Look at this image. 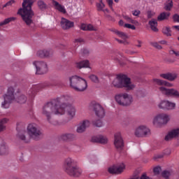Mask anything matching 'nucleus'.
I'll list each match as a JSON object with an SVG mask.
<instances>
[{"instance_id":"13","label":"nucleus","mask_w":179,"mask_h":179,"mask_svg":"<svg viewBox=\"0 0 179 179\" xmlns=\"http://www.w3.org/2000/svg\"><path fill=\"white\" fill-rule=\"evenodd\" d=\"M159 90L162 93V94L167 96V97H174L175 99H179V92L174 88L167 89L164 87H160Z\"/></svg>"},{"instance_id":"60","label":"nucleus","mask_w":179,"mask_h":179,"mask_svg":"<svg viewBox=\"0 0 179 179\" xmlns=\"http://www.w3.org/2000/svg\"><path fill=\"white\" fill-rule=\"evenodd\" d=\"M107 2L111 9H113V0H107Z\"/></svg>"},{"instance_id":"61","label":"nucleus","mask_w":179,"mask_h":179,"mask_svg":"<svg viewBox=\"0 0 179 179\" xmlns=\"http://www.w3.org/2000/svg\"><path fill=\"white\" fill-rule=\"evenodd\" d=\"M149 178H150L148 177V176L145 175V173H143V174L141 176V178H139V179H149Z\"/></svg>"},{"instance_id":"62","label":"nucleus","mask_w":179,"mask_h":179,"mask_svg":"<svg viewBox=\"0 0 179 179\" xmlns=\"http://www.w3.org/2000/svg\"><path fill=\"white\" fill-rule=\"evenodd\" d=\"M119 24H120V26H124V21H123L122 20H120L119 21Z\"/></svg>"},{"instance_id":"56","label":"nucleus","mask_w":179,"mask_h":179,"mask_svg":"<svg viewBox=\"0 0 179 179\" xmlns=\"http://www.w3.org/2000/svg\"><path fill=\"white\" fill-rule=\"evenodd\" d=\"M126 54H128L129 55H134V54H138V52L132 50H126Z\"/></svg>"},{"instance_id":"49","label":"nucleus","mask_w":179,"mask_h":179,"mask_svg":"<svg viewBox=\"0 0 179 179\" xmlns=\"http://www.w3.org/2000/svg\"><path fill=\"white\" fill-rule=\"evenodd\" d=\"M151 45L152 47H155L157 50H162V45H159V43H151Z\"/></svg>"},{"instance_id":"11","label":"nucleus","mask_w":179,"mask_h":179,"mask_svg":"<svg viewBox=\"0 0 179 179\" xmlns=\"http://www.w3.org/2000/svg\"><path fill=\"white\" fill-rule=\"evenodd\" d=\"M113 145L115 149L118 152H120V153H121V152L124 150L125 143L124 142V138H122V136H121V133L118 132L115 134Z\"/></svg>"},{"instance_id":"51","label":"nucleus","mask_w":179,"mask_h":179,"mask_svg":"<svg viewBox=\"0 0 179 179\" xmlns=\"http://www.w3.org/2000/svg\"><path fill=\"white\" fill-rule=\"evenodd\" d=\"M124 19H125V20H127V22H129V23H135V20H132L128 15L124 16Z\"/></svg>"},{"instance_id":"1","label":"nucleus","mask_w":179,"mask_h":179,"mask_svg":"<svg viewBox=\"0 0 179 179\" xmlns=\"http://www.w3.org/2000/svg\"><path fill=\"white\" fill-rule=\"evenodd\" d=\"M71 98L68 95H63L60 97H57L55 99L51 100L48 102L44 106L41 108V114L43 118L47 120L49 124H52V125H57V123L52 122V117L57 114V113H64V110L62 109V105L68 106L69 104L66 103L67 101H71Z\"/></svg>"},{"instance_id":"64","label":"nucleus","mask_w":179,"mask_h":179,"mask_svg":"<svg viewBox=\"0 0 179 179\" xmlns=\"http://www.w3.org/2000/svg\"><path fill=\"white\" fill-rule=\"evenodd\" d=\"M175 55H176V57H179V51H176Z\"/></svg>"},{"instance_id":"2","label":"nucleus","mask_w":179,"mask_h":179,"mask_svg":"<svg viewBox=\"0 0 179 179\" xmlns=\"http://www.w3.org/2000/svg\"><path fill=\"white\" fill-rule=\"evenodd\" d=\"M28 134V135H27ZM18 139L22 141L25 143H29L30 139L34 141H40L43 136V131L38 128L35 123H31L27 126V132L22 129L17 134Z\"/></svg>"},{"instance_id":"30","label":"nucleus","mask_w":179,"mask_h":179,"mask_svg":"<svg viewBox=\"0 0 179 179\" xmlns=\"http://www.w3.org/2000/svg\"><path fill=\"white\" fill-rule=\"evenodd\" d=\"M15 101L20 104H24L27 101V96L24 94H20L15 99Z\"/></svg>"},{"instance_id":"54","label":"nucleus","mask_w":179,"mask_h":179,"mask_svg":"<svg viewBox=\"0 0 179 179\" xmlns=\"http://www.w3.org/2000/svg\"><path fill=\"white\" fill-rule=\"evenodd\" d=\"M132 15L134 16H139L141 15V10H135L132 11Z\"/></svg>"},{"instance_id":"46","label":"nucleus","mask_w":179,"mask_h":179,"mask_svg":"<svg viewBox=\"0 0 179 179\" xmlns=\"http://www.w3.org/2000/svg\"><path fill=\"white\" fill-rule=\"evenodd\" d=\"M124 27H126V29H131V30H136V27H134V25H132L131 24H125L124 25Z\"/></svg>"},{"instance_id":"59","label":"nucleus","mask_w":179,"mask_h":179,"mask_svg":"<svg viewBox=\"0 0 179 179\" xmlns=\"http://www.w3.org/2000/svg\"><path fill=\"white\" fill-rule=\"evenodd\" d=\"M164 155H171V150L170 149H167L164 151Z\"/></svg>"},{"instance_id":"48","label":"nucleus","mask_w":179,"mask_h":179,"mask_svg":"<svg viewBox=\"0 0 179 179\" xmlns=\"http://www.w3.org/2000/svg\"><path fill=\"white\" fill-rule=\"evenodd\" d=\"M115 40L116 41H117V43H119L120 44H124V45H127L129 44V43L127 41H125V40L122 41V40H120V39H118V38H115Z\"/></svg>"},{"instance_id":"45","label":"nucleus","mask_w":179,"mask_h":179,"mask_svg":"<svg viewBox=\"0 0 179 179\" xmlns=\"http://www.w3.org/2000/svg\"><path fill=\"white\" fill-rule=\"evenodd\" d=\"M105 6H106V5H104V3H103V2L96 4L98 10H103V9H104Z\"/></svg>"},{"instance_id":"29","label":"nucleus","mask_w":179,"mask_h":179,"mask_svg":"<svg viewBox=\"0 0 179 179\" xmlns=\"http://www.w3.org/2000/svg\"><path fill=\"white\" fill-rule=\"evenodd\" d=\"M36 55L37 57H39V58H47L48 57H50V51L39 50L37 52Z\"/></svg>"},{"instance_id":"41","label":"nucleus","mask_w":179,"mask_h":179,"mask_svg":"<svg viewBox=\"0 0 179 179\" xmlns=\"http://www.w3.org/2000/svg\"><path fill=\"white\" fill-rule=\"evenodd\" d=\"M116 34L117 36H118L119 37H120V38H123V40H125V38H128V36H127V34L122 32V31H116Z\"/></svg>"},{"instance_id":"40","label":"nucleus","mask_w":179,"mask_h":179,"mask_svg":"<svg viewBox=\"0 0 179 179\" xmlns=\"http://www.w3.org/2000/svg\"><path fill=\"white\" fill-rule=\"evenodd\" d=\"M90 79L92 80V82H94V83H100V80H99V77L94 74H92L90 76Z\"/></svg>"},{"instance_id":"8","label":"nucleus","mask_w":179,"mask_h":179,"mask_svg":"<svg viewBox=\"0 0 179 179\" xmlns=\"http://www.w3.org/2000/svg\"><path fill=\"white\" fill-rule=\"evenodd\" d=\"M62 108H59V110H63V113L61 112H57V113H55V115H64V114H66L67 117L70 118V120H73L75 117V115H76V108L75 106L72 104L62 105Z\"/></svg>"},{"instance_id":"52","label":"nucleus","mask_w":179,"mask_h":179,"mask_svg":"<svg viewBox=\"0 0 179 179\" xmlns=\"http://www.w3.org/2000/svg\"><path fill=\"white\" fill-rule=\"evenodd\" d=\"M87 27H88V24H82L80 29H81V30H83L84 31H87Z\"/></svg>"},{"instance_id":"33","label":"nucleus","mask_w":179,"mask_h":179,"mask_svg":"<svg viewBox=\"0 0 179 179\" xmlns=\"http://www.w3.org/2000/svg\"><path fill=\"white\" fill-rule=\"evenodd\" d=\"M15 19L16 17H10L6 18L3 22H0V27H2V26L6 25L8 23H10V22H15Z\"/></svg>"},{"instance_id":"34","label":"nucleus","mask_w":179,"mask_h":179,"mask_svg":"<svg viewBox=\"0 0 179 179\" xmlns=\"http://www.w3.org/2000/svg\"><path fill=\"white\" fill-rule=\"evenodd\" d=\"M162 33L166 37H171V29H170V27H164L162 28Z\"/></svg>"},{"instance_id":"58","label":"nucleus","mask_w":179,"mask_h":179,"mask_svg":"<svg viewBox=\"0 0 179 179\" xmlns=\"http://www.w3.org/2000/svg\"><path fill=\"white\" fill-rule=\"evenodd\" d=\"M74 43H85V40H83L82 38H79L75 39Z\"/></svg>"},{"instance_id":"57","label":"nucleus","mask_w":179,"mask_h":179,"mask_svg":"<svg viewBox=\"0 0 179 179\" xmlns=\"http://www.w3.org/2000/svg\"><path fill=\"white\" fill-rule=\"evenodd\" d=\"M81 52L83 55H89V50L87 49H83Z\"/></svg>"},{"instance_id":"38","label":"nucleus","mask_w":179,"mask_h":179,"mask_svg":"<svg viewBox=\"0 0 179 179\" xmlns=\"http://www.w3.org/2000/svg\"><path fill=\"white\" fill-rule=\"evenodd\" d=\"M92 125H94V127L101 128V127H103V122L101 121V120H93Z\"/></svg>"},{"instance_id":"12","label":"nucleus","mask_w":179,"mask_h":179,"mask_svg":"<svg viewBox=\"0 0 179 179\" xmlns=\"http://www.w3.org/2000/svg\"><path fill=\"white\" fill-rule=\"evenodd\" d=\"M36 69V75H44L48 72V66L47 63L43 61H35L33 62Z\"/></svg>"},{"instance_id":"27","label":"nucleus","mask_w":179,"mask_h":179,"mask_svg":"<svg viewBox=\"0 0 179 179\" xmlns=\"http://www.w3.org/2000/svg\"><path fill=\"white\" fill-rule=\"evenodd\" d=\"M148 24H150L152 31H159V29H157V20H156L155 19H152L150 21H149Z\"/></svg>"},{"instance_id":"3","label":"nucleus","mask_w":179,"mask_h":179,"mask_svg":"<svg viewBox=\"0 0 179 179\" xmlns=\"http://www.w3.org/2000/svg\"><path fill=\"white\" fill-rule=\"evenodd\" d=\"M36 2V0H23L22 8H20L17 11V15H20L22 20L30 27L31 24H34L33 22V16H34V11L31 9V6Z\"/></svg>"},{"instance_id":"53","label":"nucleus","mask_w":179,"mask_h":179,"mask_svg":"<svg viewBox=\"0 0 179 179\" xmlns=\"http://www.w3.org/2000/svg\"><path fill=\"white\" fill-rule=\"evenodd\" d=\"M163 157H164V153L158 154V155H155L154 157V159H155V160H156V159H163Z\"/></svg>"},{"instance_id":"6","label":"nucleus","mask_w":179,"mask_h":179,"mask_svg":"<svg viewBox=\"0 0 179 179\" xmlns=\"http://www.w3.org/2000/svg\"><path fill=\"white\" fill-rule=\"evenodd\" d=\"M70 86L76 92H85L87 89V82L86 80L78 76L69 78Z\"/></svg>"},{"instance_id":"19","label":"nucleus","mask_w":179,"mask_h":179,"mask_svg":"<svg viewBox=\"0 0 179 179\" xmlns=\"http://www.w3.org/2000/svg\"><path fill=\"white\" fill-rule=\"evenodd\" d=\"M161 78L169 80L170 82H174L176 79L178 77V75L176 73H166L160 74Z\"/></svg>"},{"instance_id":"39","label":"nucleus","mask_w":179,"mask_h":179,"mask_svg":"<svg viewBox=\"0 0 179 179\" xmlns=\"http://www.w3.org/2000/svg\"><path fill=\"white\" fill-rule=\"evenodd\" d=\"M159 108L167 110V101H162L158 105Z\"/></svg>"},{"instance_id":"43","label":"nucleus","mask_w":179,"mask_h":179,"mask_svg":"<svg viewBox=\"0 0 179 179\" xmlns=\"http://www.w3.org/2000/svg\"><path fill=\"white\" fill-rule=\"evenodd\" d=\"M160 171H162V167L160 166H155L153 169V173L155 176H159V174H160Z\"/></svg>"},{"instance_id":"7","label":"nucleus","mask_w":179,"mask_h":179,"mask_svg":"<svg viewBox=\"0 0 179 179\" xmlns=\"http://www.w3.org/2000/svg\"><path fill=\"white\" fill-rule=\"evenodd\" d=\"M3 101L1 103L2 108H9L12 103L16 101L15 98V89L12 87H8L7 93L3 96Z\"/></svg>"},{"instance_id":"23","label":"nucleus","mask_w":179,"mask_h":179,"mask_svg":"<svg viewBox=\"0 0 179 179\" xmlns=\"http://www.w3.org/2000/svg\"><path fill=\"white\" fill-rule=\"evenodd\" d=\"M76 138V136L74 134L72 133H66L64 134H62L60 136V138L62 141H73Z\"/></svg>"},{"instance_id":"24","label":"nucleus","mask_w":179,"mask_h":179,"mask_svg":"<svg viewBox=\"0 0 179 179\" xmlns=\"http://www.w3.org/2000/svg\"><path fill=\"white\" fill-rule=\"evenodd\" d=\"M76 67L78 69H82V68H90V62L89 60H83L76 63Z\"/></svg>"},{"instance_id":"21","label":"nucleus","mask_w":179,"mask_h":179,"mask_svg":"<svg viewBox=\"0 0 179 179\" xmlns=\"http://www.w3.org/2000/svg\"><path fill=\"white\" fill-rule=\"evenodd\" d=\"M73 22L69 21V20H66V18L62 17L61 21V26L64 30H68V29H71V27H73Z\"/></svg>"},{"instance_id":"18","label":"nucleus","mask_w":179,"mask_h":179,"mask_svg":"<svg viewBox=\"0 0 179 179\" xmlns=\"http://www.w3.org/2000/svg\"><path fill=\"white\" fill-rule=\"evenodd\" d=\"M89 127H90V122L89 120H84L79 124L76 131L78 134H83L86 131V128H89Z\"/></svg>"},{"instance_id":"22","label":"nucleus","mask_w":179,"mask_h":179,"mask_svg":"<svg viewBox=\"0 0 179 179\" xmlns=\"http://www.w3.org/2000/svg\"><path fill=\"white\" fill-rule=\"evenodd\" d=\"M9 154V148L7 147L2 138H0V155L4 156Z\"/></svg>"},{"instance_id":"26","label":"nucleus","mask_w":179,"mask_h":179,"mask_svg":"<svg viewBox=\"0 0 179 179\" xmlns=\"http://www.w3.org/2000/svg\"><path fill=\"white\" fill-rule=\"evenodd\" d=\"M8 121H9V119L6 117L0 119V132H3V131L6 129V126L5 124H8Z\"/></svg>"},{"instance_id":"44","label":"nucleus","mask_w":179,"mask_h":179,"mask_svg":"<svg viewBox=\"0 0 179 179\" xmlns=\"http://www.w3.org/2000/svg\"><path fill=\"white\" fill-rule=\"evenodd\" d=\"M88 31H97V28L94 27L93 25L89 24L87 27Z\"/></svg>"},{"instance_id":"36","label":"nucleus","mask_w":179,"mask_h":179,"mask_svg":"<svg viewBox=\"0 0 179 179\" xmlns=\"http://www.w3.org/2000/svg\"><path fill=\"white\" fill-rule=\"evenodd\" d=\"M36 92H37V87L36 86L33 87L29 90L28 94L31 97V99H33V97L36 96Z\"/></svg>"},{"instance_id":"4","label":"nucleus","mask_w":179,"mask_h":179,"mask_svg":"<svg viewBox=\"0 0 179 179\" xmlns=\"http://www.w3.org/2000/svg\"><path fill=\"white\" fill-rule=\"evenodd\" d=\"M113 86L117 89H122L124 87L127 90H134L135 85L131 82V78L126 75H117L113 83Z\"/></svg>"},{"instance_id":"15","label":"nucleus","mask_w":179,"mask_h":179,"mask_svg":"<svg viewBox=\"0 0 179 179\" xmlns=\"http://www.w3.org/2000/svg\"><path fill=\"white\" fill-rule=\"evenodd\" d=\"M135 135L137 138H143L150 135V129L145 126H141L136 129Z\"/></svg>"},{"instance_id":"63","label":"nucleus","mask_w":179,"mask_h":179,"mask_svg":"<svg viewBox=\"0 0 179 179\" xmlns=\"http://www.w3.org/2000/svg\"><path fill=\"white\" fill-rule=\"evenodd\" d=\"M172 27L173 29H176V30H178L179 31V25H175V26H173Z\"/></svg>"},{"instance_id":"28","label":"nucleus","mask_w":179,"mask_h":179,"mask_svg":"<svg viewBox=\"0 0 179 179\" xmlns=\"http://www.w3.org/2000/svg\"><path fill=\"white\" fill-rule=\"evenodd\" d=\"M170 17V13L163 12L157 17L158 22H162V20H167Z\"/></svg>"},{"instance_id":"31","label":"nucleus","mask_w":179,"mask_h":179,"mask_svg":"<svg viewBox=\"0 0 179 179\" xmlns=\"http://www.w3.org/2000/svg\"><path fill=\"white\" fill-rule=\"evenodd\" d=\"M53 3H55V6L56 7V9L59 10V12H61L62 13H66V10H65V7L59 4L58 1H53Z\"/></svg>"},{"instance_id":"35","label":"nucleus","mask_w":179,"mask_h":179,"mask_svg":"<svg viewBox=\"0 0 179 179\" xmlns=\"http://www.w3.org/2000/svg\"><path fill=\"white\" fill-rule=\"evenodd\" d=\"M171 8H173V1L168 0L164 3V9H165V10H171Z\"/></svg>"},{"instance_id":"16","label":"nucleus","mask_w":179,"mask_h":179,"mask_svg":"<svg viewBox=\"0 0 179 179\" xmlns=\"http://www.w3.org/2000/svg\"><path fill=\"white\" fill-rule=\"evenodd\" d=\"M124 170H125V165L124 164H121L118 166H110L108 171L110 174H121Z\"/></svg>"},{"instance_id":"47","label":"nucleus","mask_w":179,"mask_h":179,"mask_svg":"<svg viewBox=\"0 0 179 179\" xmlns=\"http://www.w3.org/2000/svg\"><path fill=\"white\" fill-rule=\"evenodd\" d=\"M13 3H15V0H10L8 2H7L3 6V8H6L8 6H12V5H13Z\"/></svg>"},{"instance_id":"14","label":"nucleus","mask_w":179,"mask_h":179,"mask_svg":"<svg viewBox=\"0 0 179 179\" xmlns=\"http://www.w3.org/2000/svg\"><path fill=\"white\" fill-rule=\"evenodd\" d=\"M169 121H170V117H169V115L165 113H161L157 115L154 118L153 123L155 125H166Z\"/></svg>"},{"instance_id":"25","label":"nucleus","mask_w":179,"mask_h":179,"mask_svg":"<svg viewBox=\"0 0 179 179\" xmlns=\"http://www.w3.org/2000/svg\"><path fill=\"white\" fill-rule=\"evenodd\" d=\"M153 81L155 83H157V85H159V86H168L169 87H173V84H171L167 81H164L163 80L155 78L153 80Z\"/></svg>"},{"instance_id":"20","label":"nucleus","mask_w":179,"mask_h":179,"mask_svg":"<svg viewBox=\"0 0 179 179\" xmlns=\"http://www.w3.org/2000/svg\"><path fill=\"white\" fill-rule=\"evenodd\" d=\"M178 137H179V128H177L169 132V134L165 136V141H171V139H173V138H178Z\"/></svg>"},{"instance_id":"55","label":"nucleus","mask_w":179,"mask_h":179,"mask_svg":"<svg viewBox=\"0 0 179 179\" xmlns=\"http://www.w3.org/2000/svg\"><path fill=\"white\" fill-rule=\"evenodd\" d=\"M147 15L148 19H151V17H153V16H155V13H152V11H148Z\"/></svg>"},{"instance_id":"50","label":"nucleus","mask_w":179,"mask_h":179,"mask_svg":"<svg viewBox=\"0 0 179 179\" xmlns=\"http://www.w3.org/2000/svg\"><path fill=\"white\" fill-rule=\"evenodd\" d=\"M173 20L175 22L179 23V15L178 14H174L173 16Z\"/></svg>"},{"instance_id":"37","label":"nucleus","mask_w":179,"mask_h":179,"mask_svg":"<svg viewBox=\"0 0 179 179\" xmlns=\"http://www.w3.org/2000/svg\"><path fill=\"white\" fill-rule=\"evenodd\" d=\"M176 108V103L166 101V110H174Z\"/></svg>"},{"instance_id":"32","label":"nucleus","mask_w":179,"mask_h":179,"mask_svg":"<svg viewBox=\"0 0 179 179\" xmlns=\"http://www.w3.org/2000/svg\"><path fill=\"white\" fill-rule=\"evenodd\" d=\"M37 5H38V8L41 10H45V9L48 8V6H47V3H45V2H44V1L43 0H38L37 1Z\"/></svg>"},{"instance_id":"42","label":"nucleus","mask_w":179,"mask_h":179,"mask_svg":"<svg viewBox=\"0 0 179 179\" xmlns=\"http://www.w3.org/2000/svg\"><path fill=\"white\" fill-rule=\"evenodd\" d=\"M162 176L163 178L169 179L170 176H171V173L169 171H164L162 173Z\"/></svg>"},{"instance_id":"17","label":"nucleus","mask_w":179,"mask_h":179,"mask_svg":"<svg viewBox=\"0 0 179 179\" xmlns=\"http://www.w3.org/2000/svg\"><path fill=\"white\" fill-rule=\"evenodd\" d=\"M92 143H101V145H107L108 143V138L106 136H93L91 139Z\"/></svg>"},{"instance_id":"9","label":"nucleus","mask_w":179,"mask_h":179,"mask_svg":"<svg viewBox=\"0 0 179 179\" xmlns=\"http://www.w3.org/2000/svg\"><path fill=\"white\" fill-rule=\"evenodd\" d=\"M89 109L94 113L98 118H104L106 115V110L104 108L97 103L96 101H92L89 105Z\"/></svg>"},{"instance_id":"10","label":"nucleus","mask_w":179,"mask_h":179,"mask_svg":"<svg viewBox=\"0 0 179 179\" xmlns=\"http://www.w3.org/2000/svg\"><path fill=\"white\" fill-rule=\"evenodd\" d=\"M119 106H122L123 107H128L132 104L133 98L132 96L128 94H119L115 97Z\"/></svg>"},{"instance_id":"5","label":"nucleus","mask_w":179,"mask_h":179,"mask_svg":"<svg viewBox=\"0 0 179 179\" xmlns=\"http://www.w3.org/2000/svg\"><path fill=\"white\" fill-rule=\"evenodd\" d=\"M64 169L65 173L71 177H79L82 174V170L76 166L75 160L71 157H67L64 160Z\"/></svg>"}]
</instances>
